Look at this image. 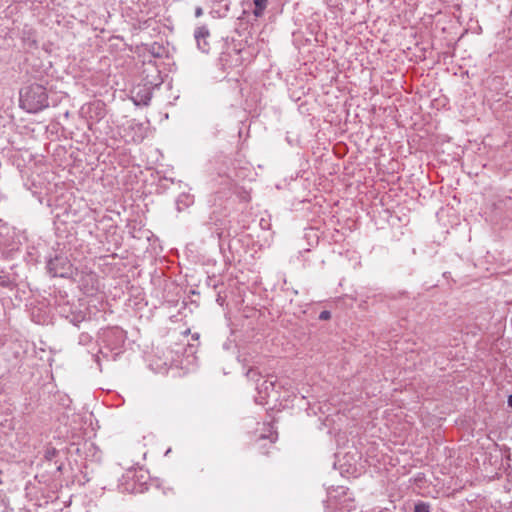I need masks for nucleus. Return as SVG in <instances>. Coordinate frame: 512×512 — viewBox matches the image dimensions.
I'll return each instance as SVG.
<instances>
[{
	"label": "nucleus",
	"mask_w": 512,
	"mask_h": 512,
	"mask_svg": "<svg viewBox=\"0 0 512 512\" xmlns=\"http://www.w3.org/2000/svg\"><path fill=\"white\" fill-rule=\"evenodd\" d=\"M20 105L29 113H37L48 107V96L44 86L31 84L20 91Z\"/></svg>",
	"instance_id": "f257e3e1"
},
{
	"label": "nucleus",
	"mask_w": 512,
	"mask_h": 512,
	"mask_svg": "<svg viewBox=\"0 0 512 512\" xmlns=\"http://www.w3.org/2000/svg\"><path fill=\"white\" fill-rule=\"evenodd\" d=\"M127 135L131 136V141L140 143L147 135V128L143 123L131 121L127 129Z\"/></svg>",
	"instance_id": "f03ea898"
},
{
	"label": "nucleus",
	"mask_w": 512,
	"mask_h": 512,
	"mask_svg": "<svg viewBox=\"0 0 512 512\" xmlns=\"http://www.w3.org/2000/svg\"><path fill=\"white\" fill-rule=\"evenodd\" d=\"M209 36V31L206 27H198L195 30V39L197 41L199 49L203 52H208L209 44L207 42V37Z\"/></svg>",
	"instance_id": "7ed1b4c3"
},
{
	"label": "nucleus",
	"mask_w": 512,
	"mask_h": 512,
	"mask_svg": "<svg viewBox=\"0 0 512 512\" xmlns=\"http://www.w3.org/2000/svg\"><path fill=\"white\" fill-rule=\"evenodd\" d=\"M88 112L89 113L94 112L95 118L97 120L103 118L105 115L104 103H102L101 101H96V102L90 103L88 105Z\"/></svg>",
	"instance_id": "20e7f679"
},
{
	"label": "nucleus",
	"mask_w": 512,
	"mask_h": 512,
	"mask_svg": "<svg viewBox=\"0 0 512 512\" xmlns=\"http://www.w3.org/2000/svg\"><path fill=\"white\" fill-rule=\"evenodd\" d=\"M254 3V10L253 14L255 17H261L264 14V11L266 10L268 6V0H253Z\"/></svg>",
	"instance_id": "39448f33"
},
{
	"label": "nucleus",
	"mask_w": 512,
	"mask_h": 512,
	"mask_svg": "<svg viewBox=\"0 0 512 512\" xmlns=\"http://www.w3.org/2000/svg\"><path fill=\"white\" fill-rule=\"evenodd\" d=\"M275 382L272 380H265L260 387H258L259 394H261V398H265L269 395V391L273 390Z\"/></svg>",
	"instance_id": "423d86ee"
},
{
	"label": "nucleus",
	"mask_w": 512,
	"mask_h": 512,
	"mask_svg": "<svg viewBox=\"0 0 512 512\" xmlns=\"http://www.w3.org/2000/svg\"><path fill=\"white\" fill-rule=\"evenodd\" d=\"M414 512H430V506L427 503L419 502L415 504Z\"/></svg>",
	"instance_id": "0eeeda50"
},
{
	"label": "nucleus",
	"mask_w": 512,
	"mask_h": 512,
	"mask_svg": "<svg viewBox=\"0 0 512 512\" xmlns=\"http://www.w3.org/2000/svg\"><path fill=\"white\" fill-rule=\"evenodd\" d=\"M330 317H331L330 312H329V311H326V310H325V311H322V312L320 313V315H319V318H320L321 320H328V319H330Z\"/></svg>",
	"instance_id": "6e6552de"
},
{
	"label": "nucleus",
	"mask_w": 512,
	"mask_h": 512,
	"mask_svg": "<svg viewBox=\"0 0 512 512\" xmlns=\"http://www.w3.org/2000/svg\"><path fill=\"white\" fill-rule=\"evenodd\" d=\"M256 375H257V373H256V371H254L253 369H250V370L247 372V376H248V377H251V378H252V377H254V376H256Z\"/></svg>",
	"instance_id": "1a4fd4ad"
},
{
	"label": "nucleus",
	"mask_w": 512,
	"mask_h": 512,
	"mask_svg": "<svg viewBox=\"0 0 512 512\" xmlns=\"http://www.w3.org/2000/svg\"><path fill=\"white\" fill-rule=\"evenodd\" d=\"M269 438H270V442L273 443L275 441V439H276V436L273 433H271L269 435Z\"/></svg>",
	"instance_id": "9d476101"
},
{
	"label": "nucleus",
	"mask_w": 512,
	"mask_h": 512,
	"mask_svg": "<svg viewBox=\"0 0 512 512\" xmlns=\"http://www.w3.org/2000/svg\"><path fill=\"white\" fill-rule=\"evenodd\" d=\"M508 405L512 408V395L508 397Z\"/></svg>",
	"instance_id": "9b49d317"
},
{
	"label": "nucleus",
	"mask_w": 512,
	"mask_h": 512,
	"mask_svg": "<svg viewBox=\"0 0 512 512\" xmlns=\"http://www.w3.org/2000/svg\"><path fill=\"white\" fill-rule=\"evenodd\" d=\"M201 13H202L201 9H200V8H199V9H197L196 14H197V15H200Z\"/></svg>",
	"instance_id": "f8f14e48"
}]
</instances>
